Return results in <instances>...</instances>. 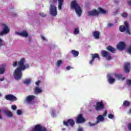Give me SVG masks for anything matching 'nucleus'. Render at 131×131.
I'll use <instances>...</instances> for the list:
<instances>
[{
  "instance_id": "obj_52",
  "label": "nucleus",
  "mask_w": 131,
  "mask_h": 131,
  "mask_svg": "<svg viewBox=\"0 0 131 131\" xmlns=\"http://www.w3.org/2000/svg\"><path fill=\"white\" fill-rule=\"evenodd\" d=\"M128 4L129 6H131V0L128 2Z\"/></svg>"
},
{
  "instance_id": "obj_24",
  "label": "nucleus",
  "mask_w": 131,
  "mask_h": 131,
  "mask_svg": "<svg viewBox=\"0 0 131 131\" xmlns=\"http://www.w3.org/2000/svg\"><path fill=\"white\" fill-rule=\"evenodd\" d=\"M35 94L36 95H38V94H40L41 93H42V90L38 88V86H36L34 91Z\"/></svg>"
},
{
  "instance_id": "obj_8",
  "label": "nucleus",
  "mask_w": 131,
  "mask_h": 131,
  "mask_svg": "<svg viewBox=\"0 0 131 131\" xmlns=\"http://www.w3.org/2000/svg\"><path fill=\"white\" fill-rule=\"evenodd\" d=\"M104 108H105V105H104L103 101L98 102L96 103L95 109L97 110V111L102 110V109H104Z\"/></svg>"
},
{
  "instance_id": "obj_21",
  "label": "nucleus",
  "mask_w": 131,
  "mask_h": 131,
  "mask_svg": "<svg viewBox=\"0 0 131 131\" xmlns=\"http://www.w3.org/2000/svg\"><path fill=\"white\" fill-rule=\"evenodd\" d=\"M114 76L116 78H117L119 80H120L121 79L122 80H124L125 79V77H122V75L118 74L116 73H113Z\"/></svg>"
},
{
  "instance_id": "obj_39",
  "label": "nucleus",
  "mask_w": 131,
  "mask_h": 131,
  "mask_svg": "<svg viewBox=\"0 0 131 131\" xmlns=\"http://www.w3.org/2000/svg\"><path fill=\"white\" fill-rule=\"evenodd\" d=\"M12 109H13V110H17V106L15 105H12L11 106Z\"/></svg>"
},
{
  "instance_id": "obj_13",
  "label": "nucleus",
  "mask_w": 131,
  "mask_h": 131,
  "mask_svg": "<svg viewBox=\"0 0 131 131\" xmlns=\"http://www.w3.org/2000/svg\"><path fill=\"white\" fill-rule=\"evenodd\" d=\"M130 70V63L126 62L124 64V70L125 73H128Z\"/></svg>"
},
{
  "instance_id": "obj_3",
  "label": "nucleus",
  "mask_w": 131,
  "mask_h": 131,
  "mask_svg": "<svg viewBox=\"0 0 131 131\" xmlns=\"http://www.w3.org/2000/svg\"><path fill=\"white\" fill-rule=\"evenodd\" d=\"M119 29L120 32H125L126 34H128V35H131L130 31H129V25L126 20L124 21V25L119 26Z\"/></svg>"
},
{
  "instance_id": "obj_14",
  "label": "nucleus",
  "mask_w": 131,
  "mask_h": 131,
  "mask_svg": "<svg viewBox=\"0 0 131 131\" xmlns=\"http://www.w3.org/2000/svg\"><path fill=\"white\" fill-rule=\"evenodd\" d=\"M114 77V74H108L107 76V80L109 83H113L115 81V78Z\"/></svg>"
},
{
  "instance_id": "obj_55",
  "label": "nucleus",
  "mask_w": 131,
  "mask_h": 131,
  "mask_svg": "<svg viewBox=\"0 0 131 131\" xmlns=\"http://www.w3.org/2000/svg\"><path fill=\"white\" fill-rule=\"evenodd\" d=\"M128 113H129V114H130V113H131V108H130V110L129 111Z\"/></svg>"
},
{
  "instance_id": "obj_12",
  "label": "nucleus",
  "mask_w": 131,
  "mask_h": 131,
  "mask_svg": "<svg viewBox=\"0 0 131 131\" xmlns=\"http://www.w3.org/2000/svg\"><path fill=\"white\" fill-rule=\"evenodd\" d=\"M126 46V45L124 42L121 41L117 45V48L119 51H123Z\"/></svg>"
},
{
  "instance_id": "obj_40",
  "label": "nucleus",
  "mask_w": 131,
  "mask_h": 131,
  "mask_svg": "<svg viewBox=\"0 0 131 131\" xmlns=\"http://www.w3.org/2000/svg\"><path fill=\"white\" fill-rule=\"evenodd\" d=\"M66 68V69H67V70H70V69H73V68L72 67L70 66H69L67 67Z\"/></svg>"
},
{
  "instance_id": "obj_25",
  "label": "nucleus",
  "mask_w": 131,
  "mask_h": 131,
  "mask_svg": "<svg viewBox=\"0 0 131 131\" xmlns=\"http://www.w3.org/2000/svg\"><path fill=\"white\" fill-rule=\"evenodd\" d=\"M5 71H6V66L4 65H2L0 67V75L4 74V73H5Z\"/></svg>"
},
{
  "instance_id": "obj_53",
  "label": "nucleus",
  "mask_w": 131,
  "mask_h": 131,
  "mask_svg": "<svg viewBox=\"0 0 131 131\" xmlns=\"http://www.w3.org/2000/svg\"><path fill=\"white\" fill-rule=\"evenodd\" d=\"M12 15L14 17H16V16H17V14L16 13H14Z\"/></svg>"
},
{
  "instance_id": "obj_20",
  "label": "nucleus",
  "mask_w": 131,
  "mask_h": 131,
  "mask_svg": "<svg viewBox=\"0 0 131 131\" xmlns=\"http://www.w3.org/2000/svg\"><path fill=\"white\" fill-rule=\"evenodd\" d=\"M96 119V123L97 124L105 120V118L102 115H99L98 117H97Z\"/></svg>"
},
{
  "instance_id": "obj_10",
  "label": "nucleus",
  "mask_w": 131,
  "mask_h": 131,
  "mask_svg": "<svg viewBox=\"0 0 131 131\" xmlns=\"http://www.w3.org/2000/svg\"><path fill=\"white\" fill-rule=\"evenodd\" d=\"M5 99L8 100V101H11V102H15V101H17V97L12 94L6 95Z\"/></svg>"
},
{
  "instance_id": "obj_18",
  "label": "nucleus",
  "mask_w": 131,
  "mask_h": 131,
  "mask_svg": "<svg viewBox=\"0 0 131 131\" xmlns=\"http://www.w3.org/2000/svg\"><path fill=\"white\" fill-rule=\"evenodd\" d=\"M16 33L23 37H28V33L26 31H23L21 32H16Z\"/></svg>"
},
{
  "instance_id": "obj_2",
  "label": "nucleus",
  "mask_w": 131,
  "mask_h": 131,
  "mask_svg": "<svg viewBox=\"0 0 131 131\" xmlns=\"http://www.w3.org/2000/svg\"><path fill=\"white\" fill-rule=\"evenodd\" d=\"M71 9H74L76 13L78 15V17L81 16L82 10H81L80 6L76 3V1L74 0L71 2Z\"/></svg>"
},
{
  "instance_id": "obj_19",
  "label": "nucleus",
  "mask_w": 131,
  "mask_h": 131,
  "mask_svg": "<svg viewBox=\"0 0 131 131\" xmlns=\"http://www.w3.org/2000/svg\"><path fill=\"white\" fill-rule=\"evenodd\" d=\"M34 99H35V96L33 95H29L27 97L26 102L27 103H30L31 102H32Z\"/></svg>"
},
{
  "instance_id": "obj_34",
  "label": "nucleus",
  "mask_w": 131,
  "mask_h": 131,
  "mask_svg": "<svg viewBox=\"0 0 131 131\" xmlns=\"http://www.w3.org/2000/svg\"><path fill=\"white\" fill-rule=\"evenodd\" d=\"M78 33H79V30L78 29V28L75 29V30L74 31V34L76 35Z\"/></svg>"
},
{
  "instance_id": "obj_11",
  "label": "nucleus",
  "mask_w": 131,
  "mask_h": 131,
  "mask_svg": "<svg viewBox=\"0 0 131 131\" xmlns=\"http://www.w3.org/2000/svg\"><path fill=\"white\" fill-rule=\"evenodd\" d=\"M3 26V31L0 32V35L1 36L5 35V34H7V33H9V32H10V29H9V28L7 25L4 24Z\"/></svg>"
},
{
  "instance_id": "obj_15",
  "label": "nucleus",
  "mask_w": 131,
  "mask_h": 131,
  "mask_svg": "<svg viewBox=\"0 0 131 131\" xmlns=\"http://www.w3.org/2000/svg\"><path fill=\"white\" fill-rule=\"evenodd\" d=\"M99 14H100V12L99 11H97V10L94 9L93 10H91L88 12V16H99Z\"/></svg>"
},
{
  "instance_id": "obj_1",
  "label": "nucleus",
  "mask_w": 131,
  "mask_h": 131,
  "mask_svg": "<svg viewBox=\"0 0 131 131\" xmlns=\"http://www.w3.org/2000/svg\"><path fill=\"white\" fill-rule=\"evenodd\" d=\"M25 63V58H21L19 61H15L12 63L13 67H16L17 65L19 67L14 71V78L16 80H19L22 77V70H25L26 68H29V64L28 63L24 64Z\"/></svg>"
},
{
  "instance_id": "obj_28",
  "label": "nucleus",
  "mask_w": 131,
  "mask_h": 131,
  "mask_svg": "<svg viewBox=\"0 0 131 131\" xmlns=\"http://www.w3.org/2000/svg\"><path fill=\"white\" fill-rule=\"evenodd\" d=\"M98 10L99 11V13H101V14H103V15H106V14H107V11L102 8H99Z\"/></svg>"
},
{
  "instance_id": "obj_30",
  "label": "nucleus",
  "mask_w": 131,
  "mask_h": 131,
  "mask_svg": "<svg viewBox=\"0 0 131 131\" xmlns=\"http://www.w3.org/2000/svg\"><path fill=\"white\" fill-rule=\"evenodd\" d=\"M123 106H124L125 107H128V106H129V102L126 100L124 101Z\"/></svg>"
},
{
  "instance_id": "obj_9",
  "label": "nucleus",
  "mask_w": 131,
  "mask_h": 131,
  "mask_svg": "<svg viewBox=\"0 0 131 131\" xmlns=\"http://www.w3.org/2000/svg\"><path fill=\"white\" fill-rule=\"evenodd\" d=\"M101 55L104 58H106L107 60H111V59H112V57H111V55L110 54V53H108V52L105 50L101 51Z\"/></svg>"
},
{
  "instance_id": "obj_38",
  "label": "nucleus",
  "mask_w": 131,
  "mask_h": 131,
  "mask_svg": "<svg viewBox=\"0 0 131 131\" xmlns=\"http://www.w3.org/2000/svg\"><path fill=\"white\" fill-rule=\"evenodd\" d=\"M127 52L130 55H131V46L128 47Z\"/></svg>"
},
{
  "instance_id": "obj_29",
  "label": "nucleus",
  "mask_w": 131,
  "mask_h": 131,
  "mask_svg": "<svg viewBox=\"0 0 131 131\" xmlns=\"http://www.w3.org/2000/svg\"><path fill=\"white\" fill-rule=\"evenodd\" d=\"M30 82H31V80L30 79H27L26 80L23 81V83L25 84H30Z\"/></svg>"
},
{
  "instance_id": "obj_41",
  "label": "nucleus",
  "mask_w": 131,
  "mask_h": 131,
  "mask_svg": "<svg viewBox=\"0 0 131 131\" xmlns=\"http://www.w3.org/2000/svg\"><path fill=\"white\" fill-rule=\"evenodd\" d=\"M126 82H127V84L128 85H130V84H131V80H127Z\"/></svg>"
},
{
  "instance_id": "obj_36",
  "label": "nucleus",
  "mask_w": 131,
  "mask_h": 131,
  "mask_svg": "<svg viewBox=\"0 0 131 131\" xmlns=\"http://www.w3.org/2000/svg\"><path fill=\"white\" fill-rule=\"evenodd\" d=\"M17 115H21L22 114V111L18 110L16 112Z\"/></svg>"
},
{
  "instance_id": "obj_33",
  "label": "nucleus",
  "mask_w": 131,
  "mask_h": 131,
  "mask_svg": "<svg viewBox=\"0 0 131 131\" xmlns=\"http://www.w3.org/2000/svg\"><path fill=\"white\" fill-rule=\"evenodd\" d=\"M57 65L58 66V67H60L61 65H62V60H58L57 61Z\"/></svg>"
},
{
  "instance_id": "obj_54",
  "label": "nucleus",
  "mask_w": 131,
  "mask_h": 131,
  "mask_svg": "<svg viewBox=\"0 0 131 131\" xmlns=\"http://www.w3.org/2000/svg\"><path fill=\"white\" fill-rule=\"evenodd\" d=\"M31 40H32L31 38L29 37V41H31Z\"/></svg>"
},
{
  "instance_id": "obj_49",
  "label": "nucleus",
  "mask_w": 131,
  "mask_h": 131,
  "mask_svg": "<svg viewBox=\"0 0 131 131\" xmlns=\"http://www.w3.org/2000/svg\"><path fill=\"white\" fill-rule=\"evenodd\" d=\"M114 3H115V4H119V1H117V0H115V1H114Z\"/></svg>"
},
{
  "instance_id": "obj_32",
  "label": "nucleus",
  "mask_w": 131,
  "mask_h": 131,
  "mask_svg": "<svg viewBox=\"0 0 131 131\" xmlns=\"http://www.w3.org/2000/svg\"><path fill=\"white\" fill-rule=\"evenodd\" d=\"M98 124V123H97V122H96L95 123H92V122H89V126H92V127H93V126H95V125H97Z\"/></svg>"
},
{
  "instance_id": "obj_44",
  "label": "nucleus",
  "mask_w": 131,
  "mask_h": 131,
  "mask_svg": "<svg viewBox=\"0 0 131 131\" xmlns=\"http://www.w3.org/2000/svg\"><path fill=\"white\" fill-rule=\"evenodd\" d=\"M40 83V80H38L35 82V84L36 85H39V84Z\"/></svg>"
},
{
  "instance_id": "obj_23",
  "label": "nucleus",
  "mask_w": 131,
  "mask_h": 131,
  "mask_svg": "<svg viewBox=\"0 0 131 131\" xmlns=\"http://www.w3.org/2000/svg\"><path fill=\"white\" fill-rule=\"evenodd\" d=\"M71 53L73 55V57H75V58H76V57H78V55H79V52L75 50H71Z\"/></svg>"
},
{
  "instance_id": "obj_50",
  "label": "nucleus",
  "mask_w": 131,
  "mask_h": 131,
  "mask_svg": "<svg viewBox=\"0 0 131 131\" xmlns=\"http://www.w3.org/2000/svg\"><path fill=\"white\" fill-rule=\"evenodd\" d=\"M5 80L4 77H2V78H0V81H4Z\"/></svg>"
},
{
  "instance_id": "obj_51",
  "label": "nucleus",
  "mask_w": 131,
  "mask_h": 131,
  "mask_svg": "<svg viewBox=\"0 0 131 131\" xmlns=\"http://www.w3.org/2000/svg\"><path fill=\"white\" fill-rule=\"evenodd\" d=\"M41 39H42V40H46V38H45V37L41 36Z\"/></svg>"
},
{
  "instance_id": "obj_57",
  "label": "nucleus",
  "mask_w": 131,
  "mask_h": 131,
  "mask_svg": "<svg viewBox=\"0 0 131 131\" xmlns=\"http://www.w3.org/2000/svg\"><path fill=\"white\" fill-rule=\"evenodd\" d=\"M0 97H2V94L0 93Z\"/></svg>"
},
{
  "instance_id": "obj_47",
  "label": "nucleus",
  "mask_w": 131,
  "mask_h": 131,
  "mask_svg": "<svg viewBox=\"0 0 131 131\" xmlns=\"http://www.w3.org/2000/svg\"><path fill=\"white\" fill-rule=\"evenodd\" d=\"M113 26V24H109L107 25V27H112Z\"/></svg>"
},
{
  "instance_id": "obj_5",
  "label": "nucleus",
  "mask_w": 131,
  "mask_h": 131,
  "mask_svg": "<svg viewBox=\"0 0 131 131\" xmlns=\"http://www.w3.org/2000/svg\"><path fill=\"white\" fill-rule=\"evenodd\" d=\"M32 131H48L45 127L42 126L40 124L36 125Z\"/></svg>"
},
{
  "instance_id": "obj_26",
  "label": "nucleus",
  "mask_w": 131,
  "mask_h": 131,
  "mask_svg": "<svg viewBox=\"0 0 131 131\" xmlns=\"http://www.w3.org/2000/svg\"><path fill=\"white\" fill-rule=\"evenodd\" d=\"M106 50L108 51V52H111V53H114L116 50L112 47L111 46H108V47H106Z\"/></svg>"
},
{
  "instance_id": "obj_35",
  "label": "nucleus",
  "mask_w": 131,
  "mask_h": 131,
  "mask_svg": "<svg viewBox=\"0 0 131 131\" xmlns=\"http://www.w3.org/2000/svg\"><path fill=\"white\" fill-rule=\"evenodd\" d=\"M108 118H110V119H113V118H114V115L110 114L108 115Z\"/></svg>"
},
{
  "instance_id": "obj_17",
  "label": "nucleus",
  "mask_w": 131,
  "mask_h": 131,
  "mask_svg": "<svg viewBox=\"0 0 131 131\" xmlns=\"http://www.w3.org/2000/svg\"><path fill=\"white\" fill-rule=\"evenodd\" d=\"M3 112L4 113V114H5V115L8 116V117H13V113H11V112L9 111L8 109H4L3 110Z\"/></svg>"
},
{
  "instance_id": "obj_46",
  "label": "nucleus",
  "mask_w": 131,
  "mask_h": 131,
  "mask_svg": "<svg viewBox=\"0 0 131 131\" xmlns=\"http://www.w3.org/2000/svg\"><path fill=\"white\" fill-rule=\"evenodd\" d=\"M78 131H83V129L82 128V127H79L78 128Z\"/></svg>"
},
{
  "instance_id": "obj_16",
  "label": "nucleus",
  "mask_w": 131,
  "mask_h": 131,
  "mask_svg": "<svg viewBox=\"0 0 131 131\" xmlns=\"http://www.w3.org/2000/svg\"><path fill=\"white\" fill-rule=\"evenodd\" d=\"M91 56L92 57V59L90 61V64H92L93 63H94V61H95V59H98V60H100V56H99V54L97 53H95L94 54H92Z\"/></svg>"
},
{
  "instance_id": "obj_48",
  "label": "nucleus",
  "mask_w": 131,
  "mask_h": 131,
  "mask_svg": "<svg viewBox=\"0 0 131 131\" xmlns=\"http://www.w3.org/2000/svg\"><path fill=\"white\" fill-rule=\"evenodd\" d=\"M1 113L2 110H0V119H3V117L2 116Z\"/></svg>"
},
{
  "instance_id": "obj_6",
  "label": "nucleus",
  "mask_w": 131,
  "mask_h": 131,
  "mask_svg": "<svg viewBox=\"0 0 131 131\" xmlns=\"http://www.w3.org/2000/svg\"><path fill=\"white\" fill-rule=\"evenodd\" d=\"M63 125H65V126H69V125H70L72 127H73L74 126V125L75 124V122H74V120L72 119H70L66 121H63Z\"/></svg>"
},
{
  "instance_id": "obj_37",
  "label": "nucleus",
  "mask_w": 131,
  "mask_h": 131,
  "mask_svg": "<svg viewBox=\"0 0 131 131\" xmlns=\"http://www.w3.org/2000/svg\"><path fill=\"white\" fill-rule=\"evenodd\" d=\"M39 15H40V16H41V17H46L47 16V14H46L42 12H40L39 13Z\"/></svg>"
},
{
  "instance_id": "obj_45",
  "label": "nucleus",
  "mask_w": 131,
  "mask_h": 131,
  "mask_svg": "<svg viewBox=\"0 0 131 131\" xmlns=\"http://www.w3.org/2000/svg\"><path fill=\"white\" fill-rule=\"evenodd\" d=\"M3 40L0 38V47H2V46H3Z\"/></svg>"
},
{
  "instance_id": "obj_31",
  "label": "nucleus",
  "mask_w": 131,
  "mask_h": 131,
  "mask_svg": "<svg viewBox=\"0 0 131 131\" xmlns=\"http://www.w3.org/2000/svg\"><path fill=\"white\" fill-rule=\"evenodd\" d=\"M121 16L123 17V18H126L127 16H128V14L126 12H123L121 14Z\"/></svg>"
},
{
  "instance_id": "obj_4",
  "label": "nucleus",
  "mask_w": 131,
  "mask_h": 131,
  "mask_svg": "<svg viewBox=\"0 0 131 131\" xmlns=\"http://www.w3.org/2000/svg\"><path fill=\"white\" fill-rule=\"evenodd\" d=\"M50 14L54 17L57 16V7L53 4L50 5Z\"/></svg>"
},
{
  "instance_id": "obj_42",
  "label": "nucleus",
  "mask_w": 131,
  "mask_h": 131,
  "mask_svg": "<svg viewBox=\"0 0 131 131\" xmlns=\"http://www.w3.org/2000/svg\"><path fill=\"white\" fill-rule=\"evenodd\" d=\"M128 129L131 130V123H129L127 125Z\"/></svg>"
},
{
  "instance_id": "obj_43",
  "label": "nucleus",
  "mask_w": 131,
  "mask_h": 131,
  "mask_svg": "<svg viewBox=\"0 0 131 131\" xmlns=\"http://www.w3.org/2000/svg\"><path fill=\"white\" fill-rule=\"evenodd\" d=\"M107 116V111L105 110L102 116H103V117H105V116Z\"/></svg>"
},
{
  "instance_id": "obj_7",
  "label": "nucleus",
  "mask_w": 131,
  "mask_h": 131,
  "mask_svg": "<svg viewBox=\"0 0 131 131\" xmlns=\"http://www.w3.org/2000/svg\"><path fill=\"white\" fill-rule=\"evenodd\" d=\"M85 122V119L83 117V115L80 114L78 115L76 119V123H83Z\"/></svg>"
},
{
  "instance_id": "obj_56",
  "label": "nucleus",
  "mask_w": 131,
  "mask_h": 131,
  "mask_svg": "<svg viewBox=\"0 0 131 131\" xmlns=\"http://www.w3.org/2000/svg\"><path fill=\"white\" fill-rule=\"evenodd\" d=\"M65 129H66L65 128H63L62 129V130H65Z\"/></svg>"
},
{
  "instance_id": "obj_27",
  "label": "nucleus",
  "mask_w": 131,
  "mask_h": 131,
  "mask_svg": "<svg viewBox=\"0 0 131 131\" xmlns=\"http://www.w3.org/2000/svg\"><path fill=\"white\" fill-rule=\"evenodd\" d=\"M63 3H64V0H58V10H62Z\"/></svg>"
},
{
  "instance_id": "obj_22",
  "label": "nucleus",
  "mask_w": 131,
  "mask_h": 131,
  "mask_svg": "<svg viewBox=\"0 0 131 131\" xmlns=\"http://www.w3.org/2000/svg\"><path fill=\"white\" fill-rule=\"evenodd\" d=\"M93 35L95 39H99L100 38V32L94 31L93 32Z\"/></svg>"
}]
</instances>
